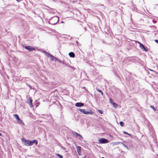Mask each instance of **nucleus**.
Segmentation results:
<instances>
[{
  "mask_svg": "<svg viewBox=\"0 0 158 158\" xmlns=\"http://www.w3.org/2000/svg\"><path fill=\"white\" fill-rule=\"evenodd\" d=\"M150 71H152L154 72V71L153 70H152V69H150Z\"/></svg>",
  "mask_w": 158,
  "mask_h": 158,
  "instance_id": "nucleus-29",
  "label": "nucleus"
},
{
  "mask_svg": "<svg viewBox=\"0 0 158 158\" xmlns=\"http://www.w3.org/2000/svg\"><path fill=\"white\" fill-rule=\"evenodd\" d=\"M28 100H29L28 104H29L30 106L31 107H33V105L32 104V101L31 98L30 97H29V98Z\"/></svg>",
  "mask_w": 158,
  "mask_h": 158,
  "instance_id": "nucleus-11",
  "label": "nucleus"
},
{
  "mask_svg": "<svg viewBox=\"0 0 158 158\" xmlns=\"http://www.w3.org/2000/svg\"><path fill=\"white\" fill-rule=\"evenodd\" d=\"M50 58L52 60H55V61H57V60H58V59H57V58L54 57L53 56L51 55V56H50Z\"/></svg>",
  "mask_w": 158,
  "mask_h": 158,
  "instance_id": "nucleus-12",
  "label": "nucleus"
},
{
  "mask_svg": "<svg viewBox=\"0 0 158 158\" xmlns=\"http://www.w3.org/2000/svg\"><path fill=\"white\" fill-rule=\"evenodd\" d=\"M98 111L99 112V113H100L101 114H102L103 113V112L102 111L100 110H98Z\"/></svg>",
  "mask_w": 158,
  "mask_h": 158,
  "instance_id": "nucleus-21",
  "label": "nucleus"
},
{
  "mask_svg": "<svg viewBox=\"0 0 158 158\" xmlns=\"http://www.w3.org/2000/svg\"><path fill=\"white\" fill-rule=\"evenodd\" d=\"M100 93L102 94V95H103V93L102 91V92H101Z\"/></svg>",
  "mask_w": 158,
  "mask_h": 158,
  "instance_id": "nucleus-28",
  "label": "nucleus"
},
{
  "mask_svg": "<svg viewBox=\"0 0 158 158\" xmlns=\"http://www.w3.org/2000/svg\"><path fill=\"white\" fill-rule=\"evenodd\" d=\"M2 135V134H1V133L0 132V136H1Z\"/></svg>",
  "mask_w": 158,
  "mask_h": 158,
  "instance_id": "nucleus-30",
  "label": "nucleus"
},
{
  "mask_svg": "<svg viewBox=\"0 0 158 158\" xmlns=\"http://www.w3.org/2000/svg\"><path fill=\"white\" fill-rule=\"evenodd\" d=\"M57 61H59V62H60L61 63H64V62L63 61H61V60H57Z\"/></svg>",
  "mask_w": 158,
  "mask_h": 158,
  "instance_id": "nucleus-26",
  "label": "nucleus"
},
{
  "mask_svg": "<svg viewBox=\"0 0 158 158\" xmlns=\"http://www.w3.org/2000/svg\"><path fill=\"white\" fill-rule=\"evenodd\" d=\"M98 142L100 143H109V141L106 139L102 138L98 140Z\"/></svg>",
  "mask_w": 158,
  "mask_h": 158,
  "instance_id": "nucleus-2",
  "label": "nucleus"
},
{
  "mask_svg": "<svg viewBox=\"0 0 158 158\" xmlns=\"http://www.w3.org/2000/svg\"><path fill=\"white\" fill-rule=\"evenodd\" d=\"M29 86L30 87V88L31 89V87L30 86Z\"/></svg>",
  "mask_w": 158,
  "mask_h": 158,
  "instance_id": "nucleus-31",
  "label": "nucleus"
},
{
  "mask_svg": "<svg viewBox=\"0 0 158 158\" xmlns=\"http://www.w3.org/2000/svg\"><path fill=\"white\" fill-rule=\"evenodd\" d=\"M25 48L29 51L35 50V48L31 46H25Z\"/></svg>",
  "mask_w": 158,
  "mask_h": 158,
  "instance_id": "nucleus-6",
  "label": "nucleus"
},
{
  "mask_svg": "<svg viewBox=\"0 0 158 158\" xmlns=\"http://www.w3.org/2000/svg\"><path fill=\"white\" fill-rule=\"evenodd\" d=\"M81 147L80 146H77L76 147V149L78 155L81 156L82 155L81 152Z\"/></svg>",
  "mask_w": 158,
  "mask_h": 158,
  "instance_id": "nucleus-8",
  "label": "nucleus"
},
{
  "mask_svg": "<svg viewBox=\"0 0 158 158\" xmlns=\"http://www.w3.org/2000/svg\"><path fill=\"white\" fill-rule=\"evenodd\" d=\"M102 158H105L103 157H102Z\"/></svg>",
  "mask_w": 158,
  "mask_h": 158,
  "instance_id": "nucleus-32",
  "label": "nucleus"
},
{
  "mask_svg": "<svg viewBox=\"0 0 158 158\" xmlns=\"http://www.w3.org/2000/svg\"><path fill=\"white\" fill-rule=\"evenodd\" d=\"M139 44V47L143 51L147 52L148 51V49L147 48L145 47L144 45L141 43L140 42H137Z\"/></svg>",
  "mask_w": 158,
  "mask_h": 158,
  "instance_id": "nucleus-4",
  "label": "nucleus"
},
{
  "mask_svg": "<svg viewBox=\"0 0 158 158\" xmlns=\"http://www.w3.org/2000/svg\"><path fill=\"white\" fill-rule=\"evenodd\" d=\"M112 104L113 106L115 108L117 107L118 106V105L117 104H116L114 102L113 103V104Z\"/></svg>",
  "mask_w": 158,
  "mask_h": 158,
  "instance_id": "nucleus-14",
  "label": "nucleus"
},
{
  "mask_svg": "<svg viewBox=\"0 0 158 158\" xmlns=\"http://www.w3.org/2000/svg\"><path fill=\"white\" fill-rule=\"evenodd\" d=\"M73 134L74 135H75L77 137L79 136L80 137V138H79V139L80 140H81V139H83V138H82V136L81 135L77 133L76 132H73Z\"/></svg>",
  "mask_w": 158,
  "mask_h": 158,
  "instance_id": "nucleus-9",
  "label": "nucleus"
},
{
  "mask_svg": "<svg viewBox=\"0 0 158 158\" xmlns=\"http://www.w3.org/2000/svg\"><path fill=\"white\" fill-rule=\"evenodd\" d=\"M119 143H120L119 142H118V144H119Z\"/></svg>",
  "mask_w": 158,
  "mask_h": 158,
  "instance_id": "nucleus-33",
  "label": "nucleus"
},
{
  "mask_svg": "<svg viewBox=\"0 0 158 158\" xmlns=\"http://www.w3.org/2000/svg\"><path fill=\"white\" fill-rule=\"evenodd\" d=\"M109 101L110 103L111 104H112L114 102L113 100L111 98H109Z\"/></svg>",
  "mask_w": 158,
  "mask_h": 158,
  "instance_id": "nucleus-15",
  "label": "nucleus"
},
{
  "mask_svg": "<svg viewBox=\"0 0 158 158\" xmlns=\"http://www.w3.org/2000/svg\"><path fill=\"white\" fill-rule=\"evenodd\" d=\"M56 155L60 158H63V156L62 155H60L59 154H56Z\"/></svg>",
  "mask_w": 158,
  "mask_h": 158,
  "instance_id": "nucleus-16",
  "label": "nucleus"
},
{
  "mask_svg": "<svg viewBox=\"0 0 158 158\" xmlns=\"http://www.w3.org/2000/svg\"><path fill=\"white\" fill-rule=\"evenodd\" d=\"M75 106L76 107H81L84 106V104L81 102H77L75 104Z\"/></svg>",
  "mask_w": 158,
  "mask_h": 158,
  "instance_id": "nucleus-10",
  "label": "nucleus"
},
{
  "mask_svg": "<svg viewBox=\"0 0 158 158\" xmlns=\"http://www.w3.org/2000/svg\"><path fill=\"white\" fill-rule=\"evenodd\" d=\"M82 112L85 114H93V112L91 110H89L88 111H86L85 109H83V110Z\"/></svg>",
  "mask_w": 158,
  "mask_h": 158,
  "instance_id": "nucleus-3",
  "label": "nucleus"
},
{
  "mask_svg": "<svg viewBox=\"0 0 158 158\" xmlns=\"http://www.w3.org/2000/svg\"><path fill=\"white\" fill-rule=\"evenodd\" d=\"M119 123H120V124L121 125V126L122 127L123 126V124H124V123L123 122H122V121L120 122Z\"/></svg>",
  "mask_w": 158,
  "mask_h": 158,
  "instance_id": "nucleus-19",
  "label": "nucleus"
},
{
  "mask_svg": "<svg viewBox=\"0 0 158 158\" xmlns=\"http://www.w3.org/2000/svg\"><path fill=\"white\" fill-rule=\"evenodd\" d=\"M78 110L79 111L82 112V111L83 110V109H78Z\"/></svg>",
  "mask_w": 158,
  "mask_h": 158,
  "instance_id": "nucleus-23",
  "label": "nucleus"
},
{
  "mask_svg": "<svg viewBox=\"0 0 158 158\" xmlns=\"http://www.w3.org/2000/svg\"><path fill=\"white\" fill-rule=\"evenodd\" d=\"M150 107H151L152 109H153L154 110V111H156V109L154 107V106H150Z\"/></svg>",
  "mask_w": 158,
  "mask_h": 158,
  "instance_id": "nucleus-20",
  "label": "nucleus"
},
{
  "mask_svg": "<svg viewBox=\"0 0 158 158\" xmlns=\"http://www.w3.org/2000/svg\"><path fill=\"white\" fill-rule=\"evenodd\" d=\"M45 55L46 56H48V57H50L51 56V54H49L47 52V53H46V54Z\"/></svg>",
  "mask_w": 158,
  "mask_h": 158,
  "instance_id": "nucleus-17",
  "label": "nucleus"
},
{
  "mask_svg": "<svg viewBox=\"0 0 158 158\" xmlns=\"http://www.w3.org/2000/svg\"><path fill=\"white\" fill-rule=\"evenodd\" d=\"M59 19L58 17H53L52 19H51L50 21H52L53 20H55V23H52V24H55L57 23Z\"/></svg>",
  "mask_w": 158,
  "mask_h": 158,
  "instance_id": "nucleus-7",
  "label": "nucleus"
},
{
  "mask_svg": "<svg viewBox=\"0 0 158 158\" xmlns=\"http://www.w3.org/2000/svg\"><path fill=\"white\" fill-rule=\"evenodd\" d=\"M69 55L70 57L73 58L75 57L74 54L73 52H72L69 53Z\"/></svg>",
  "mask_w": 158,
  "mask_h": 158,
  "instance_id": "nucleus-13",
  "label": "nucleus"
},
{
  "mask_svg": "<svg viewBox=\"0 0 158 158\" xmlns=\"http://www.w3.org/2000/svg\"><path fill=\"white\" fill-rule=\"evenodd\" d=\"M155 41H156V42L157 43H158V40H155Z\"/></svg>",
  "mask_w": 158,
  "mask_h": 158,
  "instance_id": "nucleus-27",
  "label": "nucleus"
},
{
  "mask_svg": "<svg viewBox=\"0 0 158 158\" xmlns=\"http://www.w3.org/2000/svg\"><path fill=\"white\" fill-rule=\"evenodd\" d=\"M96 89L99 92H100V93L102 92V91L101 90H99V89H97V88H96Z\"/></svg>",
  "mask_w": 158,
  "mask_h": 158,
  "instance_id": "nucleus-22",
  "label": "nucleus"
},
{
  "mask_svg": "<svg viewBox=\"0 0 158 158\" xmlns=\"http://www.w3.org/2000/svg\"><path fill=\"white\" fill-rule=\"evenodd\" d=\"M42 52H43V53H45V54H46V53H47V52H46L45 51H42Z\"/></svg>",
  "mask_w": 158,
  "mask_h": 158,
  "instance_id": "nucleus-24",
  "label": "nucleus"
},
{
  "mask_svg": "<svg viewBox=\"0 0 158 158\" xmlns=\"http://www.w3.org/2000/svg\"><path fill=\"white\" fill-rule=\"evenodd\" d=\"M123 146H124V147H125V148H128V147L126 145L124 144H123Z\"/></svg>",
  "mask_w": 158,
  "mask_h": 158,
  "instance_id": "nucleus-25",
  "label": "nucleus"
},
{
  "mask_svg": "<svg viewBox=\"0 0 158 158\" xmlns=\"http://www.w3.org/2000/svg\"><path fill=\"white\" fill-rule=\"evenodd\" d=\"M21 140L24 143V145L26 146H31L32 145L33 143L35 144L36 145L38 144L37 141L35 139L30 141L25 139L24 138H22L21 139Z\"/></svg>",
  "mask_w": 158,
  "mask_h": 158,
  "instance_id": "nucleus-1",
  "label": "nucleus"
},
{
  "mask_svg": "<svg viewBox=\"0 0 158 158\" xmlns=\"http://www.w3.org/2000/svg\"><path fill=\"white\" fill-rule=\"evenodd\" d=\"M123 133L124 134L127 135L129 136H131V135L130 134L128 133L127 132H126L125 131H123Z\"/></svg>",
  "mask_w": 158,
  "mask_h": 158,
  "instance_id": "nucleus-18",
  "label": "nucleus"
},
{
  "mask_svg": "<svg viewBox=\"0 0 158 158\" xmlns=\"http://www.w3.org/2000/svg\"><path fill=\"white\" fill-rule=\"evenodd\" d=\"M14 116L16 118L17 120L18 121V123L20 124H23V122L21 120L20 118H19V116L18 115L15 114L14 115Z\"/></svg>",
  "mask_w": 158,
  "mask_h": 158,
  "instance_id": "nucleus-5",
  "label": "nucleus"
}]
</instances>
